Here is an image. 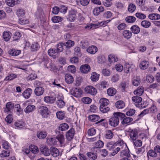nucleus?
<instances>
[{"label": "nucleus", "instance_id": "f257e3e1", "mask_svg": "<svg viewBox=\"0 0 160 160\" xmlns=\"http://www.w3.org/2000/svg\"><path fill=\"white\" fill-rule=\"evenodd\" d=\"M113 116L111 117L109 120V124L111 126L115 127L118 125L119 122V118H123L125 115L124 114L120 112H114Z\"/></svg>", "mask_w": 160, "mask_h": 160}, {"label": "nucleus", "instance_id": "f03ea898", "mask_svg": "<svg viewBox=\"0 0 160 160\" xmlns=\"http://www.w3.org/2000/svg\"><path fill=\"white\" fill-rule=\"evenodd\" d=\"M111 21L108 20L103 21L100 22H97L94 23H89L85 26L84 28L87 30H90L95 29L100 27L105 26L106 24L110 22Z\"/></svg>", "mask_w": 160, "mask_h": 160}, {"label": "nucleus", "instance_id": "7ed1b4c3", "mask_svg": "<svg viewBox=\"0 0 160 160\" xmlns=\"http://www.w3.org/2000/svg\"><path fill=\"white\" fill-rule=\"evenodd\" d=\"M39 113L43 118H47L49 116L50 111L48 108L45 106H42L39 108Z\"/></svg>", "mask_w": 160, "mask_h": 160}, {"label": "nucleus", "instance_id": "20e7f679", "mask_svg": "<svg viewBox=\"0 0 160 160\" xmlns=\"http://www.w3.org/2000/svg\"><path fill=\"white\" fill-rule=\"evenodd\" d=\"M85 93L92 95H95L97 93L96 89L92 86H87L84 89Z\"/></svg>", "mask_w": 160, "mask_h": 160}, {"label": "nucleus", "instance_id": "39448f33", "mask_svg": "<svg viewBox=\"0 0 160 160\" xmlns=\"http://www.w3.org/2000/svg\"><path fill=\"white\" fill-rule=\"evenodd\" d=\"M77 11L72 9L69 11L68 19L71 22H73L76 18Z\"/></svg>", "mask_w": 160, "mask_h": 160}, {"label": "nucleus", "instance_id": "423d86ee", "mask_svg": "<svg viewBox=\"0 0 160 160\" xmlns=\"http://www.w3.org/2000/svg\"><path fill=\"white\" fill-rule=\"evenodd\" d=\"M71 94L76 97H81L83 94V91L81 89L75 88L71 91Z\"/></svg>", "mask_w": 160, "mask_h": 160}, {"label": "nucleus", "instance_id": "0eeeda50", "mask_svg": "<svg viewBox=\"0 0 160 160\" xmlns=\"http://www.w3.org/2000/svg\"><path fill=\"white\" fill-rule=\"evenodd\" d=\"M14 104L11 102H8L6 105V108L4 109V112L8 113L13 112L14 108Z\"/></svg>", "mask_w": 160, "mask_h": 160}, {"label": "nucleus", "instance_id": "6e6552de", "mask_svg": "<svg viewBox=\"0 0 160 160\" xmlns=\"http://www.w3.org/2000/svg\"><path fill=\"white\" fill-rule=\"evenodd\" d=\"M130 139L132 141H135L138 137V132L136 129L130 130L129 131Z\"/></svg>", "mask_w": 160, "mask_h": 160}, {"label": "nucleus", "instance_id": "1a4fd4ad", "mask_svg": "<svg viewBox=\"0 0 160 160\" xmlns=\"http://www.w3.org/2000/svg\"><path fill=\"white\" fill-rule=\"evenodd\" d=\"M80 70L82 73H87L90 71L91 68L89 65L87 64H85L81 66Z\"/></svg>", "mask_w": 160, "mask_h": 160}, {"label": "nucleus", "instance_id": "9d476101", "mask_svg": "<svg viewBox=\"0 0 160 160\" xmlns=\"http://www.w3.org/2000/svg\"><path fill=\"white\" fill-rule=\"evenodd\" d=\"M48 54L53 58L58 57V52L57 50L54 48H50L48 50Z\"/></svg>", "mask_w": 160, "mask_h": 160}, {"label": "nucleus", "instance_id": "9b49d317", "mask_svg": "<svg viewBox=\"0 0 160 160\" xmlns=\"http://www.w3.org/2000/svg\"><path fill=\"white\" fill-rule=\"evenodd\" d=\"M56 100V98L50 96H45L43 98L44 101L47 103L52 104Z\"/></svg>", "mask_w": 160, "mask_h": 160}, {"label": "nucleus", "instance_id": "f8f14e48", "mask_svg": "<svg viewBox=\"0 0 160 160\" xmlns=\"http://www.w3.org/2000/svg\"><path fill=\"white\" fill-rule=\"evenodd\" d=\"M75 132L73 128H71L66 134V137L68 140H71L73 138Z\"/></svg>", "mask_w": 160, "mask_h": 160}, {"label": "nucleus", "instance_id": "ddd939ff", "mask_svg": "<svg viewBox=\"0 0 160 160\" xmlns=\"http://www.w3.org/2000/svg\"><path fill=\"white\" fill-rule=\"evenodd\" d=\"M44 92V89L41 87H36L34 90L35 94L37 96L42 95Z\"/></svg>", "mask_w": 160, "mask_h": 160}, {"label": "nucleus", "instance_id": "4468645a", "mask_svg": "<svg viewBox=\"0 0 160 160\" xmlns=\"http://www.w3.org/2000/svg\"><path fill=\"white\" fill-rule=\"evenodd\" d=\"M134 66L132 64H130L128 63L125 64L124 67V70L125 72L128 73L132 71V69L134 68Z\"/></svg>", "mask_w": 160, "mask_h": 160}, {"label": "nucleus", "instance_id": "2eb2a0df", "mask_svg": "<svg viewBox=\"0 0 160 160\" xmlns=\"http://www.w3.org/2000/svg\"><path fill=\"white\" fill-rule=\"evenodd\" d=\"M41 151L42 153L45 156H48L50 155L51 150H50L46 146H43L41 148Z\"/></svg>", "mask_w": 160, "mask_h": 160}, {"label": "nucleus", "instance_id": "dca6fc26", "mask_svg": "<svg viewBox=\"0 0 160 160\" xmlns=\"http://www.w3.org/2000/svg\"><path fill=\"white\" fill-rule=\"evenodd\" d=\"M36 109V107L32 104L28 105L24 110V112L27 114H29L33 112Z\"/></svg>", "mask_w": 160, "mask_h": 160}, {"label": "nucleus", "instance_id": "f3484780", "mask_svg": "<svg viewBox=\"0 0 160 160\" xmlns=\"http://www.w3.org/2000/svg\"><path fill=\"white\" fill-rule=\"evenodd\" d=\"M98 51L97 47L93 45L88 47L87 49V51L90 54H94Z\"/></svg>", "mask_w": 160, "mask_h": 160}, {"label": "nucleus", "instance_id": "a211bd4d", "mask_svg": "<svg viewBox=\"0 0 160 160\" xmlns=\"http://www.w3.org/2000/svg\"><path fill=\"white\" fill-rule=\"evenodd\" d=\"M66 82L68 84L72 83L74 81V78L72 76L69 74H66L65 76Z\"/></svg>", "mask_w": 160, "mask_h": 160}, {"label": "nucleus", "instance_id": "6ab92c4d", "mask_svg": "<svg viewBox=\"0 0 160 160\" xmlns=\"http://www.w3.org/2000/svg\"><path fill=\"white\" fill-rule=\"evenodd\" d=\"M14 125L16 129H21L25 126V124L22 121H17L15 122Z\"/></svg>", "mask_w": 160, "mask_h": 160}, {"label": "nucleus", "instance_id": "aec40b11", "mask_svg": "<svg viewBox=\"0 0 160 160\" xmlns=\"http://www.w3.org/2000/svg\"><path fill=\"white\" fill-rule=\"evenodd\" d=\"M116 146L120 147L121 149L123 148H127L128 147L126 144L122 140H119L116 142Z\"/></svg>", "mask_w": 160, "mask_h": 160}, {"label": "nucleus", "instance_id": "412c9836", "mask_svg": "<svg viewBox=\"0 0 160 160\" xmlns=\"http://www.w3.org/2000/svg\"><path fill=\"white\" fill-rule=\"evenodd\" d=\"M104 11V8L103 7L101 6L95 8L93 10V13L94 15L98 16L101 12Z\"/></svg>", "mask_w": 160, "mask_h": 160}, {"label": "nucleus", "instance_id": "4be33fe9", "mask_svg": "<svg viewBox=\"0 0 160 160\" xmlns=\"http://www.w3.org/2000/svg\"><path fill=\"white\" fill-rule=\"evenodd\" d=\"M32 90L30 88L27 89L22 93L23 97L26 99H28L32 93Z\"/></svg>", "mask_w": 160, "mask_h": 160}, {"label": "nucleus", "instance_id": "5701e85b", "mask_svg": "<svg viewBox=\"0 0 160 160\" xmlns=\"http://www.w3.org/2000/svg\"><path fill=\"white\" fill-rule=\"evenodd\" d=\"M22 152L23 154H25L28 156L30 158H32L35 157L34 155L32 156V153L30 152V151L29 148L24 147L22 149Z\"/></svg>", "mask_w": 160, "mask_h": 160}, {"label": "nucleus", "instance_id": "b1692460", "mask_svg": "<svg viewBox=\"0 0 160 160\" xmlns=\"http://www.w3.org/2000/svg\"><path fill=\"white\" fill-rule=\"evenodd\" d=\"M50 150L51 152V154L53 157H57L59 155V151L57 148L52 147L50 148Z\"/></svg>", "mask_w": 160, "mask_h": 160}, {"label": "nucleus", "instance_id": "393cba45", "mask_svg": "<svg viewBox=\"0 0 160 160\" xmlns=\"http://www.w3.org/2000/svg\"><path fill=\"white\" fill-rule=\"evenodd\" d=\"M148 18L152 20H157L160 19V15L158 13H152L148 16Z\"/></svg>", "mask_w": 160, "mask_h": 160}, {"label": "nucleus", "instance_id": "a878e982", "mask_svg": "<svg viewBox=\"0 0 160 160\" xmlns=\"http://www.w3.org/2000/svg\"><path fill=\"white\" fill-rule=\"evenodd\" d=\"M21 52L20 50L15 49H11L8 51L9 54L13 56H16L18 55L21 53Z\"/></svg>", "mask_w": 160, "mask_h": 160}, {"label": "nucleus", "instance_id": "bb28decb", "mask_svg": "<svg viewBox=\"0 0 160 160\" xmlns=\"http://www.w3.org/2000/svg\"><path fill=\"white\" fill-rule=\"evenodd\" d=\"M149 65V62L146 60L142 61L139 65V67L141 69L145 70L147 69Z\"/></svg>", "mask_w": 160, "mask_h": 160}, {"label": "nucleus", "instance_id": "cd10ccee", "mask_svg": "<svg viewBox=\"0 0 160 160\" xmlns=\"http://www.w3.org/2000/svg\"><path fill=\"white\" fill-rule=\"evenodd\" d=\"M108 60L110 62H114L118 61V58L115 55L110 54L108 56Z\"/></svg>", "mask_w": 160, "mask_h": 160}, {"label": "nucleus", "instance_id": "c85d7f7f", "mask_svg": "<svg viewBox=\"0 0 160 160\" xmlns=\"http://www.w3.org/2000/svg\"><path fill=\"white\" fill-rule=\"evenodd\" d=\"M120 156L121 157L124 156L128 157L130 156L129 149L128 147H127V148H123L121 149Z\"/></svg>", "mask_w": 160, "mask_h": 160}, {"label": "nucleus", "instance_id": "c756f323", "mask_svg": "<svg viewBox=\"0 0 160 160\" xmlns=\"http://www.w3.org/2000/svg\"><path fill=\"white\" fill-rule=\"evenodd\" d=\"M11 35L12 33L10 32L6 31L3 32L2 36L4 39L5 41H8L10 39Z\"/></svg>", "mask_w": 160, "mask_h": 160}, {"label": "nucleus", "instance_id": "7c9ffc66", "mask_svg": "<svg viewBox=\"0 0 160 160\" xmlns=\"http://www.w3.org/2000/svg\"><path fill=\"white\" fill-rule=\"evenodd\" d=\"M144 91V89L143 87H139L134 91V93L136 95L140 96L143 94Z\"/></svg>", "mask_w": 160, "mask_h": 160}, {"label": "nucleus", "instance_id": "2f4dec72", "mask_svg": "<svg viewBox=\"0 0 160 160\" xmlns=\"http://www.w3.org/2000/svg\"><path fill=\"white\" fill-rule=\"evenodd\" d=\"M116 89L112 87L110 88L107 90V93L110 96H113L116 94Z\"/></svg>", "mask_w": 160, "mask_h": 160}, {"label": "nucleus", "instance_id": "473e14b6", "mask_svg": "<svg viewBox=\"0 0 160 160\" xmlns=\"http://www.w3.org/2000/svg\"><path fill=\"white\" fill-rule=\"evenodd\" d=\"M25 11L23 9L19 8L17 11L16 14L19 18L23 17L25 15Z\"/></svg>", "mask_w": 160, "mask_h": 160}, {"label": "nucleus", "instance_id": "72a5a7b5", "mask_svg": "<svg viewBox=\"0 0 160 160\" xmlns=\"http://www.w3.org/2000/svg\"><path fill=\"white\" fill-rule=\"evenodd\" d=\"M130 30L134 34H137L140 32V28L137 25H134L132 26L130 28Z\"/></svg>", "mask_w": 160, "mask_h": 160}, {"label": "nucleus", "instance_id": "f704fd0d", "mask_svg": "<svg viewBox=\"0 0 160 160\" xmlns=\"http://www.w3.org/2000/svg\"><path fill=\"white\" fill-rule=\"evenodd\" d=\"M37 136L40 139H43L45 138L47 135V132L44 131L38 132L37 133Z\"/></svg>", "mask_w": 160, "mask_h": 160}, {"label": "nucleus", "instance_id": "c9c22d12", "mask_svg": "<svg viewBox=\"0 0 160 160\" xmlns=\"http://www.w3.org/2000/svg\"><path fill=\"white\" fill-rule=\"evenodd\" d=\"M14 108L17 115L19 116L22 113V110L19 104H17L14 105Z\"/></svg>", "mask_w": 160, "mask_h": 160}, {"label": "nucleus", "instance_id": "e433bc0d", "mask_svg": "<svg viewBox=\"0 0 160 160\" xmlns=\"http://www.w3.org/2000/svg\"><path fill=\"white\" fill-rule=\"evenodd\" d=\"M30 151L34 154H36L38 153L39 149L37 147L34 145H31L29 147Z\"/></svg>", "mask_w": 160, "mask_h": 160}, {"label": "nucleus", "instance_id": "4c0bfd02", "mask_svg": "<svg viewBox=\"0 0 160 160\" xmlns=\"http://www.w3.org/2000/svg\"><path fill=\"white\" fill-rule=\"evenodd\" d=\"M99 77V74L95 72H92L91 79L93 82H96L98 80Z\"/></svg>", "mask_w": 160, "mask_h": 160}, {"label": "nucleus", "instance_id": "58836bf2", "mask_svg": "<svg viewBox=\"0 0 160 160\" xmlns=\"http://www.w3.org/2000/svg\"><path fill=\"white\" fill-rule=\"evenodd\" d=\"M140 82V79L138 76H135L133 78L132 80V83L134 86H138L139 85Z\"/></svg>", "mask_w": 160, "mask_h": 160}, {"label": "nucleus", "instance_id": "ea45409f", "mask_svg": "<svg viewBox=\"0 0 160 160\" xmlns=\"http://www.w3.org/2000/svg\"><path fill=\"white\" fill-rule=\"evenodd\" d=\"M69 128L68 125L66 123H63L60 124L58 127L59 130L61 131H65L68 130Z\"/></svg>", "mask_w": 160, "mask_h": 160}, {"label": "nucleus", "instance_id": "a19ab883", "mask_svg": "<svg viewBox=\"0 0 160 160\" xmlns=\"http://www.w3.org/2000/svg\"><path fill=\"white\" fill-rule=\"evenodd\" d=\"M116 108L118 109H122L125 107L124 102L122 101H117L115 103Z\"/></svg>", "mask_w": 160, "mask_h": 160}, {"label": "nucleus", "instance_id": "79ce46f5", "mask_svg": "<svg viewBox=\"0 0 160 160\" xmlns=\"http://www.w3.org/2000/svg\"><path fill=\"white\" fill-rule=\"evenodd\" d=\"M99 118V117L97 115L92 114L90 115L88 117L89 120L92 122H96L98 120Z\"/></svg>", "mask_w": 160, "mask_h": 160}, {"label": "nucleus", "instance_id": "37998d69", "mask_svg": "<svg viewBox=\"0 0 160 160\" xmlns=\"http://www.w3.org/2000/svg\"><path fill=\"white\" fill-rule=\"evenodd\" d=\"M123 35L125 38L127 39H129L131 38L132 33V32L130 31L125 30L123 32Z\"/></svg>", "mask_w": 160, "mask_h": 160}, {"label": "nucleus", "instance_id": "c03bdc74", "mask_svg": "<svg viewBox=\"0 0 160 160\" xmlns=\"http://www.w3.org/2000/svg\"><path fill=\"white\" fill-rule=\"evenodd\" d=\"M47 142L50 145H55L57 144V141L55 138H48L47 139Z\"/></svg>", "mask_w": 160, "mask_h": 160}, {"label": "nucleus", "instance_id": "a18cd8bd", "mask_svg": "<svg viewBox=\"0 0 160 160\" xmlns=\"http://www.w3.org/2000/svg\"><path fill=\"white\" fill-rule=\"evenodd\" d=\"M99 102L100 103V106L108 105L109 104V100L105 98H102L100 99Z\"/></svg>", "mask_w": 160, "mask_h": 160}, {"label": "nucleus", "instance_id": "49530a36", "mask_svg": "<svg viewBox=\"0 0 160 160\" xmlns=\"http://www.w3.org/2000/svg\"><path fill=\"white\" fill-rule=\"evenodd\" d=\"M141 26L144 28H149L151 25V22L147 20H143L141 22Z\"/></svg>", "mask_w": 160, "mask_h": 160}, {"label": "nucleus", "instance_id": "de8ad7c7", "mask_svg": "<svg viewBox=\"0 0 160 160\" xmlns=\"http://www.w3.org/2000/svg\"><path fill=\"white\" fill-rule=\"evenodd\" d=\"M133 119L130 117H126L123 119L121 122V123L123 125H126L129 124L132 121Z\"/></svg>", "mask_w": 160, "mask_h": 160}, {"label": "nucleus", "instance_id": "09e8293b", "mask_svg": "<svg viewBox=\"0 0 160 160\" xmlns=\"http://www.w3.org/2000/svg\"><path fill=\"white\" fill-rule=\"evenodd\" d=\"M56 116L58 119L62 120L64 118L65 113L63 111H58L56 113Z\"/></svg>", "mask_w": 160, "mask_h": 160}, {"label": "nucleus", "instance_id": "8fccbe9b", "mask_svg": "<svg viewBox=\"0 0 160 160\" xmlns=\"http://www.w3.org/2000/svg\"><path fill=\"white\" fill-rule=\"evenodd\" d=\"M62 18L59 16H54L52 17V22L55 23H58L62 21Z\"/></svg>", "mask_w": 160, "mask_h": 160}, {"label": "nucleus", "instance_id": "3c124183", "mask_svg": "<svg viewBox=\"0 0 160 160\" xmlns=\"http://www.w3.org/2000/svg\"><path fill=\"white\" fill-rule=\"evenodd\" d=\"M81 101L85 104H89L92 101V99L88 97H84L82 98Z\"/></svg>", "mask_w": 160, "mask_h": 160}, {"label": "nucleus", "instance_id": "603ef678", "mask_svg": "<svg viewBox=\"0 0 160 160\" xmlns=\"http://www.w3.org/2000/svg\"><path fill=\"white\" fill-rule=\"evenodd\" d=\"M135 5L133 3H130L128 6V10L129 12L131 13L133 12L136 10Z\"/></svg>", "mask_w": 160, "mask_h": 160}, {"label": "nucleus", "instance_id": "864d4df0", "mask_svg": "<svg viewBox=\"0 0 160 160\" xmlns=\"http://www.w3.org/2000/svg\"><path fill=\"white\" fill-rule=\"evenodd\" d=\"M132 100L133 102L137 103L138 104L141 102L142 101V98L139 97L133 96L132 97Z\"/></svg>", "mask_w": 160, "mask_h": 160}, {"label": "nucleus", "instance_id": "5fc2aeb1", "mask_svg": "<svg viewBox=\"0 0 160 160\" xmlns=\"http://www.w3.org/2000/svg\"><path fill=\"white\" fill-rule=\"evenodd\" d=\"M107 147L108 149L110 150L113 149L116 146V143H114L113 142H108L107 144Z\"/></svg>", "mask_w": 160, "mask_h": 160}, {"label": "nucleus", "instance_id": "6e6d98bb", "mask_svg": "<svg viewBox=\"0 0 160 160\" xmlns=\"http://www.w3.org/2000/svg\"><path fill=\"white\" fill-rule=\"evenodd\" d=\"M57 139L61 144L64 143L65 141L64 136L63 134H60L57 137Z\"/></svg>", "mask_w": 160, "mask_h": 160}, {"label": "nucleus", "instance_id": "4d7b16f0", "mask_svg": "<svg viewBox=\"0 0 160 160\" xmlns=\"http://www.w3.org/2000/svg\"><path fill=\"white\" fill-rule=\"evenodd\" d=\"M98 85L99 86V87L102 89L108 87V82L106 81H102L100 82Z\"/></svg>", "mask_w": 160, "mask_h": 160}, {"label": "nucleus", "instance_id": "13d9d810", "mask_svg": "<svg viewBox=\"0 0 160 160\" xmlns=\"http://www.w3.org/2000/svg\"><path fill=\"white\" fill-rule=\"evenodd\" d=\"M10 151L8 150H3L2 151L1 153L0 154L1 157L2 158L7 157L9 156Z\"/></svg>", "mask_w": 160, "mask_h": 160}, {"label": "nucleus", "instance_id": "bf43d9fd", "mask_svg": "<svg viewBox=\"0 0 160 160\" xmlns=\"http://www.w3.org/2000/svg\"><path fill=\"white\" fill-rule=\"evenodd\" d=\"M125 20L128 23H133L135 21L136 18L133 16H128L126 18Z\"/></svg>", "mask_w": 160, "mask_h": 160}, {"label": "nucleus", "instance_id": "052dcab7", "mask_svg": "<svg viewBox=\"0 0 160 160\" xmlns=\"http://www.w3.org/2000/svg\"><path fill=\"white\" fill-rule=\"evenodd\" d=\"M113 136V134L110 130H108L106 132L105 137L108 139L112 138Z\"/></svg>", "mask_w": 160, "mask_h": 160}, {"label": "nucleus", "instance_id": "680f3d73", "mask_svg": "<svg viewBox=\"0 0 160 160\" xmlns=\"http://www.w3.org/2000/svg\"><path fill=\"white\" fill-rule=\"evenodd\" d=\"M74 42L71 40H68L65 44L64 43L65 46L67 48L72 47L74 45Z\"/></svg>", "mask_w": 160, "mask_h": 160}, {"label": "nucleus", "instance_id": "e2e57ef3", "mask_svg": "<svg viewBox=\"0 0 160 160\" xmlns=\"http://www.w3.org/2000/svg\"><path fill=\"white\" fill-rule=\"evenodd\" d=\"M147 156L149 157V156L152 157H156L157 154L156 152L152 150H150L147 153Z\"/></svg>", "mask_w": 160, "mask_h": 160}, {"label": "nucleus", "instance_id": "0e129e2a", "mask_svg": "<svg viewBox=\"0 0 160 160\" xmlns=\"http://www.w3.org/2000/svg\"><path fill=\"white\" fill-rule=\"evenodd\" d=\"M107 105L100 106V111L103 113H105L109 110V108Z\"/></svg>", "mask_w": 160, "mask_h": 160}, {"label": "nucleus", "instance_id": "69168bd1", "mask_svg": "<svg viewBox=\"0 0 160 160\" xmlns=\"http://www.w3.org/2000/svg\"><path fill=\"white\" fill-rule=\"evenodd\" d=\"M58 106L60 108H62L65 105V103L63 100L59 99L57 102Z\"/></svg>", "mask_w": 160, "mask_h": 160}, {"label": "nucleus", "instance_id": "338daca9", "mask_svg": "<svg viewBox=\"0 0 160 160\" xmlns=\"http://www.w3.org/2000/svg\"><path fill=\"white\" fill-rule=\"evenodd\" d=\"M65 46L64 43H60L57 45V49L58 52H62L63 50V47Z\"/></svg>", "mask_w": 160, "mask_h": 160}, {"label": "nucleus", "instance_id": "774afa93", "mask_svg": "<svg viewBox=\"0 0 160 160\" xmlns=\"http://www.w3.org/2000/svg\"><path fill=\"white\" fill-rule=\"evenodd\" d=\"M102 73L104 76H109L111 74V72L109 69L105 68L102 70Z\"/></svg>", "mask_w": 160, "mask_h": 160}]
</instances>
